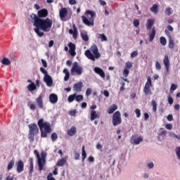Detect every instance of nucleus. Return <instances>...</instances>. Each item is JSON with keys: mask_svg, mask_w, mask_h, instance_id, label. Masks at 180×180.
Wrapping results in <instances>:
<instances>
[{"mask_svg": "<svg viewBox=\"0 0 180 180\" xmlns=\"http://www.w3.org/2000/svg\"><path fill=\"white\" fill-rule=\"evenodd\" d=\"M48 15L49 11L46 8L39 10L38 11V15L34 13L30 15L31 19L34 20L33 26L35 27L34 28V31L39 37H43V36H44V32H47L51 30L53 20H51L50 18H47ZM40 30H42V32Z\"/></svg>", "mask_w": 180, "mask_h": 180, "instance_id": "f257e3e1", "label": "nucleus"}, {"mask_svg": "<svg viewBox=\"0 0 180 180\" xmlns=\"http://www.w3.org/2000/svg\"><path fill=\"white\" fill-rule=\"evenodd\" d=\"M37 124L41 131V137L43 139L47 138V135L50 134L52 131L51 124L49 122H44L43 118L38 120Z\"/></svg>", "mask_w": 180, "mask_h": 180, "instance_id": "f03ea898", "label": "nucleus"}, {"mask_svg": "<svg viewBox=\"0 0 180 180\" xmlns=\"http://www.w3.org/2000/svg\"><path fill=\"white\" fill-rule=\"evenodd\" d=\"M84 55L89 60H91V61H95V60L101 58V53H99V49L95 44L91 46L90 50L87 49L85 51Z\"/></svg>", "mask_w": 180, "mask_h": 180, "instance_id": "7ed1b4c3", "label": "nucleus"}, {"mask_svg": "<svg viewBox=\"0 0 180 180\" xmlns=\"http://www.w3.org/2000/svg\"><path fill=\"white\" fill-rule=\"evenodd\" d=\"M84 15L87 16V18L85 15L82 16V20L84 25L86 26H94V20H95V15H96L94 11L87 10L86 11ZM88 15H90V18L88 20Z\"/></svg>", "mask_w": 180, "mask_h": 180, "instance_id": "20e7f679", "label": "nucleus"}, {"mask_svg": "<svg viewBox=\"0 0 180 180\" xmlns=\"http://www.w3.org/2000/svg\"><path fill=\"white\" fill-rule=\"evenodd\" d=\"M34 154H35L38 160L39 171H43L44 165H46V157H47V153L45 152H41L40 158V153H39L37 150H34Z\"/></svg>", "mask_w": 180, "mask_h": 180, "instance_id": "39448f33", "label": "nucleus"}, {"mask_svg": "<svg viewBox=\"0 0 180 180\" xmlns=\"http://www.w3.org/2000/svg\"><path fill=\"white\" fill-rule=\"evenodd\" d=\"M29 133H28V140L30 143H33L34 141V136L39 134V127L36 123H32L28 124Z\"/></svg>", "mask_w": 180, "mask_h": 180, "instance_id": "423d86ee", "label": "nucleus"}, {"mask_svg": "<svg viewBox=\"0 0 180 180\" xmlns=\"http://www.w3.org/2000/svg\"><path fill=\"white\" fill-rule=\"evenodd\" d=\"M151 86H153V82H151V77L148 76L147 77V82L145 84V86L143 89V92L146 96H148V95H153V92L151 91Z\"/></svg>", "mask_w": 180, "mask_h": 180, "instance_id": "0eeeda50", "label": "nucleus"}, {"mask_svg": "<svg viewBox=\"0 0 180 180\" xmlns=\"http://www.w3.org/2000/svg\"><path fill=\"white\" fill-rule=\"evenodd\" d=\"M112 123L114 127L122 124V115L120 111H116L112 115Z\"/></svg>", "mask_w": 180, "mask_h": 180, "instance_id": "6e6552de", "label": "nucleus"}, {"mask_svg": "<svg viewBox=\"0 0 180 180\" xmlns=\"http://www.w3.org/2000/svg\"><path fill=\"white\" fill-rule=\"evenodd\" d=\"M82 68L78 65V63L75 62L71 69V74L74 75V72H76L77 75H81L82 74Z\"/></svg>", "mask_w": 180, "mask_h": 180, "instance_id": "1a4fd4ad", "label": "nucleus"}, {"mask_svg": "<svg viewBox=\"0 0 180 180\" xmlns=\"http://www.w3.org/2000/svg\"><path fill=\"white\" fill-rule=\"evenodd\" d=\"M68 46L69 47L68 53L72 56V57H75V56H77V52H75L77 46H75V44L70 42Z\"/></svg>", "mask_w": 180, "mask_h": 180, "instance_id": "9d476101", "label": "nucleus"}, {"mask_svg": "<svg viewBox=\"0 0 180 180\" xmlns=\"http://www.w3.org/2000/svg\"><path fill=\"white\" fill-rule=\"evenodd\" d=\"M72 29L69 30L70 34H72V37L75 40L78 39V28H77V25L75 24H72Z\"/></svg>", "mask_w": 180, "mask_h": 180, "instance_id": "9b49d317", "label": "nucleus"}, {"mask_svg": "<svg viewBox=\"0 0 180 180\" xmlns=\"http://www.w3.org/2000/svg\"><path fill=\"white\" fill-rule=\"evenodd\" d=\"M17 169L16 171L18 174H20V172H23V170L25 169V163L22 160H19L18 162H16Z\"/></svg>", "mask_w": 180, "mask_h": 180, "instance_id": "f8f14e48", "label": "nucleus"}, {"mask_svg": "<svg viewBox=\"0 0 180 180\" xmlns=\"http://www.w3.org/2000/svg\"><path fill=\"white\" fill-rule=\"evenodd\" d=\"M44 81L47 86H53V78L49 75H46L44 77Z\"/></svg>", "mask_w": 180, "mask_h": 180, "instance_id": "ddd939ff", "label": "nucleus"}, {"mask_svg": "<svg viewBox=\"0 0 180 180\" xmlns=\"http://www.w3.org/2000/svg\"><path fill=\"white\" fill-rule=\"evenodd\" d=\"M82 86H84V84L82 82H79L74 84L73 86V91L75 92H81L82 91Z\"/></svg>", "mask_w": 180, "mask_h": 180, "instance_id": "4468645a", "label": "nucleus"}, {"mask_svg": "<svg viewBox=\"0 0 180 180\" xmlns=\"http://www.w3.org/2000/svg\"><path fill=\"white\" fill-rule=\"evenodd\" d=\"M49 102H51L53 105H56L57 102H58V96L56 94H51L49 95Z\"/></svg>", "mask_w": 180, "mask_h": 180, "instance_id": "2eb2a0df", "label": "nucleus"}, {"mask_svg": "<svg viewBox=\"0 0 180 180\" xmlns=\"http://www.w3.org/2000/svg\"><path fill=\"white\" fill-rule=\"evenodd\" d=\"M36 103L38 105L39 109H43V108H44V103H43V96L39 95V97L36 98Z\"/></svg>", "mask_w": 180, "mask_h": 180, "instance_id": "dca6fc26", "label": "nucleus"}, {"mask_svg": "<svg viewBox=\"0 0 180 180\" xmlns=\"http://www.w3.org/2000/svg\"><path fill=\"white\" fill-rule=\"evenodd\" d=\"M141 141H143V137L141 136L136 138V136H132L131 138V143L134 144H136V145L140 144Z\"/></svg>", "mask_w": 180, "mask_h": 180, "instance_id": "f3484780", "label": "nucleus"}, {"mask_svg": "<svg viewBox=\"0 0 180 180\" xmlns=\"http://www.w3.org/2000/svg\"><path fill=\"white\" fill-rule=\"evenodd\" d=\"M163 64L165 66L166 70L167 72L169 71V58L168 57V55L165 56V58L163 59Z\"/></svg>", "mask_w": 180, "mask_h": 180, "instance_id": "a211bd4d", "label": "nucleus"}, {"mask_svg": "<svg viewBox=\"0 0 180 180\" xmlns=\"http://www.w3.org/2000/svg\"><path fill=\"white\" fill-rule=\"evenodd\" d=\"M67 13H68V10H67V8H62L60 10V11H59V16H60L61 20H63V19L65 18V17L67 16Z\"/></svg>", "mask_w": 180, "mask_h": 180, "instance_id": "6ab92c4d", "label": "nucleus"}, {"mask_svg": "<svg viewBox=\"0 0 180 180\" xmlns=\"http://www.w3.org/2000/svg\"><path fill=\"white\" fill-rule=\"evenodd\" d=\"M94 72H96V74L100 75L101 78H105V72H103V70H102V68L96 67L94 68Z\"/></svg>", "mask_w": 180, "mask_h": 180, "instance_id": "aec40b11", "label": "nucleus"}, {"mask_svg": "<svg viewBox=\"0 0 180 180\" xmlns=\"http://www.w3.org/2000/svg\"><path fill=\"white\" fill-rule=\"evenodd\" d=\"M77 132V127H71L70 129L68 130L67 134L68 136H72L75 133Z\"/></svg>", "mask_w": 180, "mask_h": 180, "instance_id": "412c9836", "label": "nucleus"}, {"mask_svg": "<svg viewBox=\"0 0 180 180\" xmlns=\"http://www.w3.org/2000/svg\"><path fill=\"white\" fill-rule=\"evenodd\" d=\"M99 117V114L95 111V110H91V120L93 122V120H95V119H98Z\"/></svg>", "mask_w": 180, "mask_h": 180, "instance_id": "4be33fe9", "label": "nucleus"}, {"mask_svg": "<svg viewBox=\"0 0 180 180\" xmlns=\"http://www.w3.org/2000/svg\"><path fill=\"white\" fill-rule=\"evenodd\" d=\"M117 105L113 104L108 108V113H109V115H112V113H113L115 110H117Z\"/></svg>", "mask_w": 180, "mask_h": 180, "instance_id": "5701e85b", "label": "nucleus"}, {"mask_svg": "<svg viewBox=\"0 0 180 180\" xmlns=\"http://www.w3.org/2000/svg\"><path fill=\"white\" fill-rule=\"evenodd\" d=\"M158 6V4H153V6L150 8V12H153L155 13V15H157V13L159 12Z\"/></svg>", "mask_w": 180, "mask_h": 180, "instance_id": "b1692460", "label": "nucleus"}, {"mask_svg": "<svg viewBox=\"0 0 180 180\" xmlns=\"http://www.w3.org/2000/svg\"><path fill=\"white\" fill-rule=\"evenodd\" d=\"M153 25H154V20L149 19V20H147L146 28L148 30L151 29V27H153Z\"/></svg>", "mask_w": 180, "mask_h": 180, "instance_id": "393cba45", "label": "nucleus"}, {"mask_svg": "<svg viewBox=\"0 0 180 180\" xmlns=\"http://www.w3.org/2000/svg\"><path fill=\"white\" fill-rule=\"evenodd\" d=\"M80 36L84 41H88L89 40V37H88L86 32H81Z\"/></svg>", "mask_w": 180, "mask_h": 180, "instance_id": "a878e982", "label": "nucleus"}, {"mask_svg": "<svg viewBox=\"0 0 180 180\" xmlns=\"http://www.w3.org/2000/svg\"><path fill=\"white\" fill-rule=\"evenodd\" d=\"M168 47H169V49H170V50H174V49L175 47V42L174 41V39L172 38V39H169Z\"/></svg>", "mask_w": 180, "mask_h": 180, "instance_id": "bb28decb", "label": "nucleus"}, {"mask_svg": "<svg viewBox=\"0 0 180 180\" xmlns=\"http://www.w3.org/2000/svg\"><path fill=\"white\" fill-rule=\"evenodd\" d=\"M155 37V27H153L151 33L149 35V41H153Z\"/></svg>", "mask_w": 180, "mask_h": 180, "instance_id": "cd10ccee", "label": "nucleus"}, {"mask_svg": "<svg viewBox=\"0 0 180 180\" xmlns=\"http://www.w3.org/2000/svg\"><path fill=\"white\" fill-rule=\"evenodd\" d=\"M65 162H67V160H65L64 158H62L58 161L56 165L57 167H64V165H65Z\"/></svg>", "mask_w": 180, "mask_h": 180, "instance_id": "c85d7f7f", "label": "nucleus"}, {"mask_svg": "<svg viewBox=\"0 0 180 180\" xmlns=\"http://www.w3.org/2000/svg\"><path fill=\"white\" fill-rule=\"evenodd\" d=\"M1 63L3 65H11V60L8 58H4Z\"/></svg>", "mask_w": 180, "mask_h": 180, "instance_id": "c756f323", "label": "nucleus"}, {"mask_svg": "<svg viewBox=\"0 0 180 180\" xmlns=\"http://www.w3.org/2000/svg\"><path fill=\"white\" fill-rule=\"evenodd\" d=\"M82 162H84V161H85V158H86V152L85 151V146H82Z\"/></svg>", "mask_w": 180, "mask_h": 180, "instance_id": "7c9ffc66", "label": "nucleus"}, {"mask_svg": "<svg viewBox=\"0 0 180 180\" xmlns=\"http://www.w3.org/2000/svg\"><path fill=\"white\" fill-rule=\"evenodd\" d=\"M15 165V160L12 159L7 167V169L8 171H11V169H12V168H13V166Z\"/></svg>", "mask_w": 180, "mask_h": 180, "instance_id": "2f4dec72", "label": "nucleus"}, {"mask_svg": "<svg viewBox=\"0 0 180 180\" xmlns=\"http://www.w3.org/2000/svg\"><path fill=\"white\" fill-rule=\"evenodd\" d=\"M27 88L28 91H30V92H32V91H34V89H36L37 86H36V84H34V83H31L27 86Z\"/></svg>", "mask_w": 180, "mask_h": 180, "instance_id": "473e14b6", "label": "nucleus"}, {"mask_svg": "<svg viewBox=\"0 0 180 180\" xmlns=\"http://www.w3.org/2000/svg\"><path fill=\"white\" fill-rule=\"evenodd\" d=\"M174 11H172V8H171L170 7L167 8L165 11V13L167 16H171V15H172Z\"/></svg>", "mask_w": 180, "mask_h": 180, "instance_id": "72a5a7b5", "label": "nucleus"}, {"mask_svg": "<svg viewBox=\"0 0 180 180\" xmlns=\"http://www.w3.org/2000/svg\"><path fill=\"white\" fill-rule=\"evenodd\" d=\"M33 168H34L33 158H30V174H33Z\"/></svg>", "mask_w": 180, "mask_h": 180, "instance_id": "f704fd0d", "label": "nucleus"}, {"mask_svg": "<svg viewBox=\"0 0 180 180\" xmlns=\"http://www.w3.org/2000/svg\"><path fill=\"white\" fill-rule=\"evenodd\" d=\"M98 39H101V41H108V37L105 36V34H99Z\"/></svg>", "mask_w": 180, "mask_h": 180, "instance_id": "c9c22d12", "label": "nucleus"}, {"mask_svg": "<svg viewBox=\"0 0 180 180\" xmlns=\"http://www.w3.org/2000/svg\"><path fill=\"white\" fill-rule=\"evenodd\" d=\"M75 93L72 95H70L68 98V101L70 103H72V101H75Z\"/></svg>", "mask_w": 180, "mask_h": 180, "instance_id": "e433bc0d", "label": "nucleus"}, {"mask_svg": "<svg viewBox=\"0 0 180 180\" xmlns=\"http://www.w3.org/2000/svg\"><path fill=\"white\" fill-rule=\"evenodd\" d=\"M151 105L153 106V110L155 113L157 112V102L155 100H152Z\"/></svg>", "mask_w": 180, "mask_h": 180, "instance_id": "4c0bfd02", "label": "nucleus"}, {"mask_svg": "<svg viewBox=\"0 0 180 180\" xmlns=\"http://www.w3.org/2000/svg\"><path fill=\"white\" fill-rule=\"evenodd\" d=\"M75 100L77 102H81V101H84V96L82 95L77 96V93H75Z\"/></svg>", "mask_w": 180, "mask_h": 180, "instance_id": "58836bf2", "label": "nucleus"}, {"mask_svg": "<svg viewBox=\"0 0 180 180\" xmlns=\"http://www.w3.org/2000/svg\"><path fill=\"white\" fill-rule=\"evenodd\" d=\"M160 44H162V46H167V39H165V37H161L160 38Z\"/></svg>", "mask_w": 180, "mask_h": 180, "instance_id": "ea45409f", "label": "nucleus"}, {"mask_svg": "<svg viewBox=\"0 0 180 180\" xmlns=\"http://www.w3.org/2000/svg\"><path fill=\"white\" fill-rule=\"evenodd\" d=\"M51 139L52 141H57V139H58V136L57 135V133H56V132L52 133L51 135Z\"/></svg>", "mask_w": 180, "mask_h": 180, "instance_id": "a19ab883", "label": "nucleus"}, {"mask_svg": "<svg viewBox=\"0 0 180 180\" xmlns=\"http://www.w3.org/2000/svg\"><path fill=\"white\" fill-rule=\"evenodd\" d=\"M133 67V64H131V62L128 61L125 63V70H130Z\"/></svg>", "mask_w": 180, "mask_h": 180, "instance_id": "79ce46f5", "label": "nucleus"}, {"mask_svg": "<svg viewBox=\"0 0 180 180\" xmlns=\"http://www.w3.org/2000/svg\"><path fill=\"white\" fill-rule=\"evenodd\" d=\"M122 74L124 78H127V77H129V74H130V71H129V69H124Z\"/></svg>", "mask_w": 180, "mask_h": 180, "instance_id": "37998d69", "label": "nucleus"}, {"mask_svg": "<svg viewBox=\"0 0 180 180\" xmlns=\"http://www.w3.org/2000/svg\"><path fill=\"white\" fill-rule=\"evenodd\" d=\"M139 56V52L137 51H134L131 53V58H134V57H137Z\"/></svg>", "mask_w": 180, "mask_h": 180, "instance_id": "c03bdc74", "label": "nucleus"}, {"mask_svg": "<svg viewBox=\"0 0 180 180\" xmlns=\"http://www.w3.org/2000/svg\"><path fill=\"white\" fill-rule=\"evenodd\" d=\"M134 27H139L140 26V21L137 19L134 20Z\"/></svg>", "mask_w": 180, "mask_h": 180, "instance_id": "a18cd8bd", "label": "nucleus"}, {"mask_svg": "<svg viewBox=\"0 0 180 180\" xmlns=\"http://www.w3.org/2000/svg\"><path fill=\"white\" fill-rule=\"evenodd\" d=\"M165 33L167 36L169 40L172 39V36H171V33L169 32V31L168 30H165Z\"/></svg>", "mask_w": 180, "mask_h": 180, "instance_id": "49530a36", "label": "nucleus"}, {"mask_svg": "<svg viewBox=\"0 0 180 180\" xmlns=\"http://www.w3.org/2000/svg\"><path fill=\"white\" fill-rule=\"evenodd\" d=\"M135 113L136 115V117H140L141 116V112L140 111V109L136 108L135 110Z\"/></svg>", "mask_w": 180, "mask_h": 180, "instance_id": "de8ad7c7", "label": "nucleus"}, {"mask_svg": "<svg viewBox=\"0 0 180 180\" xmlns=\"http://www.w3.org/2000/svg\"><path fill=\"white\" fill-rule=\"evenodd\" d=\"M176 154L177 158L180 160V146L176 148Z\"/></svg>", "mask_w": 180, "mask_h": 180, "instance_id": "09e8293b", "label": "nucleus"}, {"mask_svg": "<svg viewBox=\"0 0 180 180\" xmlns=\"http://www.w3.org/2000/svg\"><path fill=\"white\" fill-rule=\"evenodd\" d=\"M47 180H56L54 177H53V174L49 173L46 177Z\"/></svg>", "mask_w": 180, "mask_h": 180, "instance_id": "8fccbe9b", "label": "nucleus"}, {"mask_svg": "<svg viewBox=\"0 0 180 180\" xmlns=\"http://www.w3.org/2000/svg\"><path fill=\"white\" fill-rule=\"evenodd\" d=\"M167 99H168V103L169 105H172V103H174V99L172 98V97L171 96H169Z\"/></svg>", "mask_w": 180, "mask_h": 180, "instance_id": "3c124183", "label": "nucleus"}, {"mask_svg": "<svg viewBox=\"0 0 180 180\" xmlns=\"http://www.w3.org/2000/svg\"><path fill=\"white\" fill-rule=\"evenodd\" d=\"M74 155H75V158H74V159H75L76 161L78 160H79V153L75 151Z\"/></svg>", "mask_w": 180, "mask_h": 180, "instance_id": "603ef678", "label": "nucleus"}, {"mask_svg": "<svg viewBox=\"0 0 180 180\" xmlns=\"http://www.w3.org/2000/svg\"><path fill=\"white\" fill-rule=\"evenodd\" d=\"M178 88V86L175 84H172L170 91H175Z\"/></svg>", "mask_w": 180, "mask_h": 180, "instance_id": "864d4df0", "label": "nucleus"}, {"mask_svg": "<svg viewBox=\"0 0 180 180\" xmlns=\"http://www.w3.org/2000/svg\"><path fill=\"white\" fill-rule=\"evenodd\" d=\"M40 71L42 74H44V75H49L47 70H46L44 68H40Z\"/></svg>", "mask_w": 180, "mask_h": 180, "instance_id": "5fc2aeb1", "label": "nucleus"}, {"mask_svg": "<svg viewBox=\"0 0 180 180\" xmlns=\"http://www.w3.org/2000/svg\"><path fill=\"white\" fill-rule=\"evenodd\" d=\"M155 68L158 70H161V64H160L158 61L155 63Z\"/></svg>", "mask_w": 180, "mask_h": 180, "instance_id": "6e6d98bb", "label": "nucleus"}, {"mask_svg": "<svg viewBox=\"0 0 180 180\" xmlns=\"http://www.w3.org/2000/svg\"><path fill=\"white\" fill-rule=\"evenodd\" d=\"M69 115H70V116H76V115H77V110H73L70 111V112H69Z\"/></svg>", "mask_w": 180, "mask_h": 180, "instance_id": "4d7b16f0", "label": "nucleus"}, {"mask_svg": "<svg viewBox=\"0 0 180 180\" xmlns=\"http://www.w3.org/2000/svg\"><path fill=\"white\" fill-rule=\"evenodd\" d=\"M96 147L97 150H100V151H102V148L103 146H102V144L98 143Z\"/></svg>", "mask_w": 180, "mask_h": 180, "instance_id": "13d9d810", "label": "nucleus"}, {"mask_svg": "<svg viewBox=\"0 0 180 180\" xmlns=\"http://www.w3.org/2000/svg\"><path fill=\"white\" fill-rule=\"evenodd\" d=\"M92 94V90L91 89H87L86 91V96H89Z\"/></svg>", "mask_w": 180, "mask_h": 180, "instance_id": "bf43d9fd", "label": "nucleus"}, {"mask_svg": "<svg viewBox=\"0 0 180 180\" xmlns=\"http://www.w3.org/2000/svg\"><path fill=\"white\" fill-rule=\"evenodd\" d=\"M167 119L169 122H172V119H174V117L172 115L169 114L167 115Z\"/></svg>", "mask_w": 180, "mask_h": 180, "instance_id": "052dcab7", "label": "nucleus"}, {"mask_svg": "<svg viewBox=\"0 0 180 180\" xmlns=\"http://www.w3.org/2000/svg\"><path fill=\"white\" fill-rule=\"evenodd\" d=\"M165 127H166V129H167V130H171V129H172V124H167L165 125Z\"/></svg>", "mask_w": 180, "mask_h": 180, "instance_id": "680f3d73", "label": "nucleus"}, {"mask_svg": "<svg viewBox=\"0 0 180 180\" xmlns=\"http://www.w3.org/2000/svg\"><path fill=\"white\" fill-rule=\"evenodd\" d=\"M70 5H77V1L75 0H69Z\"/></svg>", "mask_w": 180, "mask_h": 180, "instance_id": "e2e57ef3", "label": "nucleus"}, {"mask_svg": "<svg viewBox=\"0 0 180 180\" xmlns=\"http://www.w3.org/2000/svg\"><path fill=\"white\" fill-rule=\"evenodd\" d=\"M30 109H31V110H36V105L34 104H30Z\"/></svg>", "mask_w": 180, "mask_h": 180, "instance_id": "0e129e2a", "label": "nucleus"}, {"mask_svg": "<svg viewBox=\"0 0 180 180\" xmlns=\"http://www.w3.org/2000/svg\"><path fill=\"white\" fill-rule=\"evenodd\" d=\"M68 79H70V73H67L64 77V81H68Z\"/></svg>", "mask_w": 180, "mask_h": 180, "instance_id": "69168bd1", "label": "nucleus"}, {"mask_svg": "<svg viewBox=\"0 0 180 180\" xmlns=\"http://www.w3.org/2000/svg\"><path fill=\"white\" fill-rule=\"evenodd\" d=\"M167 30L169 31V32H174V27H172V26H171V25H167Z\"/></svg>", "mask_w": 180, "mask_h": 180, "instance_id": "338daca9", "label": "nucleus"}, {"mask_svg": "<svg viewBox=\"0 0 180 180\" xmlns=\"http://www.w3.org/2000/svg\"><path fill=\"white\" fill-rule=\"evenodd\" d=\"M149 117H150V115H148V113L145 112L144 113V120H148Z\"/></svg>", "mask_w": 180, "mask_h": 180, "instance_id": "774afa93", "label": "nucleus"}]
</instances>
